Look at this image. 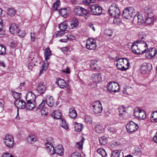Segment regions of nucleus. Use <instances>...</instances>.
<instances>
[{"instance_id":"obj_6","label":"nucleus","mask_w":157,"mask_h":157,"mask_svg":"<svg viewBox=\"0 0 157 157\" xmlns=\"http://www.w3.org/2000/svg\"><path fill=\"white\" fill-rule=\"evenodd\" d=\"M134 115L137 119L139 120H144L146 117L145 112L139 108L134 109Z\"/></svg>"},{"instance_id":"obj_14","label":"nucleus","mask_w":157,"mask_h":157,"mask_svg":"<svg viewBox=\"0 0 157 157\" xmlns=\"http://www.w3.org/2000/svg\"><path fill=\"white\" fill-rule=\"evenodd\" d=\"M15 106L19 109H25L26 107V103L25 101L22 100H17L14 102Z\"/></svg>"},{"instance_id":"obj_31","label":"nucleus","mask_w":157,"mask_h":157,"mask_svg":"<svg viewBox=\"0 0 157 157\" xmlns=\"http://www.w3.org/2000/svg\"><path fill=\"white\" fill-rule=\"evenodd\" d=\"M27 142L29 144H32L33 142H34L36 140L35 136L33 135H30L28 136L27 138Z\"/></svg>"},{"instance_id":"obj_64","label":"nucleus","mask_w":157,"mask_h":157,"mask_svg":"<svg viewBox=\"0 0 157 157\" xmlns=\"http://www.w3.org/2000/svg\"><path fill=\"white\" fill-rule=\"evenodd\" d=\"M5 32L2 29L0 30V37H3L5 35Z\"/></svg>"},{"instance_id":"obj_12","label":"nucleus","mask_w":157,"mask_h":157,"mask_svg":"<svg viewBox=\"0 0 157 157\" xmlns=\"http://www.w3.org/2000/svg\"><path fill=\"white\" fill-rule=\"evenodd\" d=\"M90 9L91 11L93 13V14L95 15H99L102 12L101 8L98 5H92Z\"/></svg>"},{"instance_id":"obj_39","label":"nucleus","mask_w":157,"mask_h":157,"mask_svg":"<svg viewBox=\"0 0 157 157\" xmlns=\"http://www.w3.org/2000/svg\"><path fill=\"white\" fill-rule=\"evenodd\" d=\"M85 121L88 124H91L92 122V117L90 116L86 115L85 116Z\"/></svg>"},{"instance_id":"obj_8","label":"nucleus","mask_w":157,"mask_h":157,"mask_svg":"<svg viewBox=\"0 0 157 157\" xmlns=\"http://www.w3.org/2000/svg\"><path fill=\"white\" fill-rule=\"evenodd\" d=\"M107 90L110 92L114 93L120 90L118 84L115 82H110L108 83Z\"/></svg>"},{"instance_id":"obj_22","label":"nucleus","mask_w":157,"mask_h":157,"mask_svg":"<svg viewBox=\"0 0 157 157\" xmlns=\"http://www.w3.org/2000/svg\"><path fill=\"white\" fill-rule=\"evenodd\" d=\"M18 29V27L16 24L15 23H12L11 25L10 30L11 33L13 34L17 33Z\"/></svg>"},{"instance_id":"obj_10","label":"nucleus","mask_w":157,"mask_h":157,"mask_svg":"<svg viewBox=\"0 0 157 157\" xmlns=\"http://www.w3.org/2000/svg\"><path fill=\"white\" fill-rule=\"evenodd\" d=\"M126 129L128 132L132 133L136 131L138 128V125L132 121H130L126 125Z\"/></svg>"},{"instance_id":"obj_40","label":"nucleus","mask_w":157,"mask_h":157,"mask_svg":"<svg viewBox=\"0 0 157 157\" xmlns=\"http://www.w3.org/2000/svg\"><path fill=\"white\" fill-rule=\"evenodd\" d=\"M82 125L81 124H78L75 122V130L77 132H80L82 129Z\"/></svg>"},{"instance_id":"obj_62","label":"nucleus","mask_w":157,"mask_h":157,"mask_svg":"<svg viewBox=\"0 0 157 157\" xmlns=\"http://www.w3.org/2000/svg\"><path fill=\"white\" fill-rule=\"evenodd\" d=\"M10 46L11 48H14L16 47L17 45L15 42L13 41L10 43Z\"/></svg>"},{"instance_id":"obj_57","label":"nucleus","mask_w":157,"mask_h":157,"mask_svg":"<svg viewBox=\"0 0 157 157\" xmlns=\"http://www.w3.org/2000/svg\"><path fill=\"white\" fill-rule=\"evenodd\" d=\"M65 33L64 31L61 30L57 32L56 34V37H61Z\"/></svg>"},{"instance_id":"obj_54","label":"nucleus","mask_w":157,"mask_h":157,"mask_svg":"<svg viewBox=\"0 0 157 157\" xmlns=\"http://www.w3.org/2000/svg\"><path fill=\"white\" fill-rule=\"evenodd\" d=\"M102 126L99 124H97L96 126L95 127L96 131L98 132H99L100 131H102Z\"/></svg>"},{"instance_id":"obj_38","label":"nucleus","mask_w":157,"mask_h":157,"mask_svg":"<svg viewBox=\"0 0 157 157\" xmlns=\"http://www.w3.org/2000/svg\"><path fill=\"white\" fill-rule=\"evenodd\" d=\"M12 95L14 98L15 99V100H19L21 98V94L14 91H12Z\"/></svg>"},{"instance_id":"obj_30","label":"nucleus","mask_w":157,"mask_h":157,"mask_svg":"<svg viewBox=\"0 0 157 157\" xmlns=\"http://www.w3.org/2000/svg\"><path fill=\"white\" fill-rule=\"evenodd\" d=\"M121 151L119 150H115L112 152L111 157H121Z\"/></svg>"},{"instance_id":"obj_13","label":"nucleus","mask_w":157,"mask_h":157,"mask_svg":"<svg viewBox=\"0 0 157 157\" xmlns=\"http://www.w3.org/2000/svg\"><path fill=\"white\" fill-rule=\"evenodd\" d=\"M152 69V65L150 63H144L140 67L141 72L145 74L150 71Z\"/></svg>"},{"instance_id":"obj_35","label":"nucleus","mask_w":157,"mask_h":157,"mask_svg":"<svg viewBox=\"0 0 157 157\" xmlns=\"http://www.w3.org/2000/svg\"><path fill=\"white\" fill-rule=\"evenodd\" d=\"M107 139L106 137L103 136L99 138V141L100 144L103 145H105L107 143Z\"/></svg>"},{"instance_id":"obj_58","label":"nucleus","mask_w":157,"mask_h":157,"mask_svg":"<svg viewBox=\"0 0 157 157\" xmlns=\"http://www.w3.org/2000/svg\"><path fill=\"white\" fill-rule=\"evenodd\" d=\"M30 37L31 38V42H34L35 41V39L36 38V37L35 36V33H31Z\"/></svg>"},{"instance_id":"obj_60","label":"nucleus","mask_w":157,"mask_h":157,"mask_svg":"<svg viewBox=\"0 0 157 157\" xmlns=\"http://www.w3.org/2000/svg\"><path fill=\"white\" fill-rule=\"evenodd\" d=\"M35 65V64H34L33 63L30 62L28 63V67L29 69L31 70L33 67V66Z\"/></svg>"},{"instance_id":"obj_59","label":"nucleus","mask_w":157,"mask_h":157,"mask_svg":"<svg viewBox=\"0 0 157 157\" xmlns=\"http://www.w3.org/2000/svg\"><path fill=\"white\" fill-rule=\"evenodd\" d=\"M45 105V102L44 100H42V102L38 106V108L39 109H42L44 108V107Z\"/></svg>"},{"instance_id":"obj_53","label":"nucleus","mask_w":157,"mask_h":157,"mask_svg":"<svg viewBox=\"0 0 157 157\" xmlns=\"http://www.w3.org/2000/svg\"><path fill=\"white\" fill-rule=\"evenodd\" d=\"M18 35L19 36H20L21 37H24L25 34V33L24 31L20 30L19 31L18 30V32H17V33Z\"/></svg>"},{"instance_id":"obj_47","label":"nucleus","mask_w":157,"mask_h":157,"mask_svg":"<svg viewBox=\"0 0 157 157\" xmlns=\"http://www.w3.org/2000/svg\"><path fill=\"white\" fill-rule=\"evenodd\" d=\"M119 111L120 113V115H122L125 113V109L123 106H121L119 108Z\"/></svg>"},{"instance_id":"obj_45","label":"nucleus","mask_w":157,"mask_h":157,"mask_svg":"<svg viewBox=\"0 0 157 157\" xmlns=\"http://www.w3.org/2000/svg\"><path fill=\"white\" fill-rule=\"evenodd\" d=\"M119 17L116 16L113 17L114 18L113 22L114 24L119 25L121 23V20Z\"/></svg>"},{"instance_id":"obj_43","label":"nucleus","mask_w":157,"mask_h":157,"mask_svg":"<svg viewBox=\"0 0 157 157\" xmlns=\"http://www.w3.org/2000/svg\"><path fill=\"white\" fill-rule=\"evenodd\" d=\"M155 113H157V110L153 112L151 114V121L152 122H155L157 120V119H156V115H155Z\"/></svg>"},{"instance_id":"obj_19","label":"nucleus","mask_w":157,"mask_h":157,"mask_svg":"<svg viewBox=\"0 0 157 157\" xmlns=\"http://www.w3.org/2000/svg\"><path fill=\"white\" fill-rule=\"evenodd\" d=\"M115 61L117 62L116 64V66L117 68L121 70L122 71V68H124V59L123 58H118V59H116Z\"/></svg>"},{"instance_id":"obj_48","label":"nucleus","mask_w":157,"mask_h":157,"mask_svg":"<svg viewBox=\"0 0 157 157\" xmlns=\"http://www.w3.org/2000/svg\"><path fill=\"white\" fill-rule=\"evenodd\" d=\"M133 153L135 155H140L141 153L140 149L138 147H136L134 148L133 151Z\"/></svg>"},{"instance_id":"obj_33","label":"nucleus","mask_w":157,"mask_h":157,"mask_svg":"<svg viewBox=\"0 0 157 157\" xmlns=\"http://www.w3.org/2000/svg\"><path fill=\"white\" fill-rule=\"evenodd\" d=\"M67 22H62L59 26V28L61 30L65 31L67 28Z\"/></svg>"},{"instance_id":"obj_44","label":"nucleus","mask_w":157,"mask_h":157,"mask_svg":"<svg viewBox=\"0 0 157 157\" xmlns=\"http://www.w3.org/2000/svg\"><path fill=\"white\" fill-rule=\"evenodd\" d=\"M16 11L14 9L9 8L8 10L7 13L10 16L13 17L15 15Z\"/></svg>"},{"instance_id":"obj_17","label":"nucleus","mask_w":157,"mask_h":157,"mask_svg":"<svg viewBox=\"0 0 157 157\" xmlns=\"http://www.w3.org/2000/svg\"><path fill=\"white\" fill-rule=\"evenodd\" d=\"M91 79L94 82H99L102 80L101 74L100 73L93 74L91 76Z\"/></svg>"},{"instance_id":"obj_28","label":"nucleus","mask_w":157,"mask_h":157,"mask_svg":"<svg viewBox=\"0 0 157 157\" xmlns=\"http://www.w3.org/2000/svg\"><path fill=\"white\" fill-rule=\"evenodd\" d=\"M52 55V53L49 48H48L45 50L44 57L45 59L47 60L49 59V57Z\"/></svg>"},{"instance_id":"obj_55","label":"nucleus","mask_w":157,"mask_h":157,"mask_svg":"<svg viewBox=\"0 0 157 157\" xmlns=\"http://www.w3.org/2000/svg\"><path fill=\"white\" fill-rule=\"evenodd\" d=\"M95 0H83V3L86 5H88L95 2Z\"/></svg>"},{"instance_id":"obj_11","label":"nucleus","mask_w":157,"mask_h":157,"mask_svg":"<svg viewBox=\"0 0 157 157\" xmlns=\"http://www.w3.org/2000/svg\"><path fill=\"white\" fill-rule=\"evenodd\" d=\"M86 48L89 50L96 49L97 45L96 41L92 38H89L86 40Z\"/></svg>"},{"instance_id":"obj_49","label":"nucleus","mask_w":157,"mask_h":157,"mask_svg":"<svg viewBox=\"0 0 157 157\" xmlns=\"http://www.w3.org/2000/svg\"><path fill=\"white\" fill-rule=\"evenodd\" d=\"M61 126L65 129H68V126L65 120L62 119L61 122L60 123Z\"/></svg>"},{"instance_id":"obj_9","label":"nucleus","mask_w":157,"mask_h":157,"mask_svg":"<svg viewBox=\"0 0 157 157\" xmlns=\"http://www.w3.org/2000/svg\"><path fill=\"white\" fill-rule=\"evenodd\" d=\"M14 141L13 138L11 135H6L4 139V143L7 147L9 148L13 147L14 145Z\"/></svg>"},{"instance_id":"obj_21","label":"nucleus","mask_w":157,"mask_h":157,"mask_svg":"<svg viewBox=\"0 0 157 157\" xmlns=\"http://www.w3.org/2000/svg\"><path fill=\"white\" fill-rule=\"evenodd\" d=\"M45 102L49 106L52 107L55 102V100L53 97L47 96L46 98Z\"/></svg>"},{"instance_id":"obj_41","label":"nucleus","mask_w":157,"mask_h":157,"mask_svg":"<svg viewBox=\"0 0 157 157\" xmlns=\"http://www.w3.org/2000/svg\"><path fill=\"white\" fill-rule=\"evenodd\" d=\"M85 139L82 138V140L79 142L76 143L77 147L79 149H81L83 147V144L84 142Z\"/></svg>"},{"instance_id":"obj_15","label":"nucleus","mask_w":157,"mask_h":157,"mask_svg":"<svg viewBox=\"0 0 157 157\" xmlns=\"http://www.w3.org/2000/svg\"><path fill=\"white\" fill-rule=\"evenodd\" d=\"M46 83L45 82H42L39 83L37 87L36 90L39 94H43L46 90Z\"/></svg>"},{"instance_id":"obj_52","label":"nucleus","mask_w":157,"mask_h":157,"mask_svg":"<svg viewBox=\"0 0 157 157\" xmlns=\"http://www.w3.org/2000/svg\"><path fill=\"white\" fill-rule=\"evenodd\" d=\"M108 130L110 132L114 133L116 132V129L115 127L113 126H108L107 128Z\"/></svg>"},{"instance_id":"obj_3","label":"nucleus","mask_w":157,"mask_h":157,"mask_svg":"<svg viewBox=\"0 0 157 157\" xmlns=\"http://www.w3.org/2000/svg\"><path fill=\"white\" fill-rule=\"evenodd\" d=\"M135 10L132 7H128L124 9L123 13V16L126 19H130L135 16Z\"/></svg>"},{"instance_id":"obj_26","label":"nucleus","mask_w":157,"mask_h":157,"mask_svg":"<svg viewBox=\"0 0 157 157\" xmlns=\"http://www.w3.org/2000/svg\"><path fill=\"white\" fill-rule=\"evenodd\" d=\"M60 14L64 17L66 18L67 17L69 13L70 12L69 10L67 9H61L59 11Z\"/></svg>"},{"instance_id":"obj_29","label":"nucleus","mask_w":157,"mask_h":157,"mask_svg":"<svg viewBox=\"0 0 157 157\" xmlns=\"http://www.w3.org/2000/svg\"><path fill=\"white\" fill-rule=\"evenodd\" d=\"M36 106V105L35 101L27 102V104H26V108L28 109L31 110L33 109Z\"/></svg>"},{"instance_id":"obj_1","label":"nucleus","mask_w":157,"mask_h":157,"mask_svg":"<svg viewBox=\"0 0 157 157\" xmlns=\"http://www.w3.org/2000/svg\"><path fill=\"white\" fill-rule=\"evenodd\" d=\"M45 146L48 152L51 155H53L55 153L59 155L63 154V149L61 145H59L54 148L51 142H47Z\"/></svg>"},{"instance_id":"obj_23","label":"nucleus","mask_w":157,"mask_h":157,"mask_svg":"<svg viewBox=\"0 0 157 157\" xmlns=\"http://www.w3.org/2000/svg\"><path fill=\"white\" fill-rule=\"evenodd\" d=\"M58 86L61 88H64L66 86L67 84L65 81L63 79L59 78L56 82Z\"/></svg>"},{"instance_id":"obj_32","label":"nucleus","mask_w":157,"mask_h":157,"mask_svg":"<svg viewBox=\"0 0 157 157\" xmlns=\"http://www.w3.org/2000/svg\"><path fill=\"white\" fill-rule=\"evenodd\" d=\"M124 68H122V71H125L127 70L129 66V61L127 59L124 58Z\"/></svg>"},{"instance_id":"obj_56","label":"nucleus","mask_w":157,"mask_h":157,"mask_svg":"<svg viewBox=\"0 0 157 157\" xmlns=\"http://www.w3.org/2000/svg\"><path fill=\"white\" fill-rule=\"evenodd\" d=\"M60 4V2L59 0H57L53 4V9L54 10H57L58 6Z\"/></svg>"},{"instance_id":"obj_42","label":"nucleus","mask_w":157,"mask_h":157,"mask_svg":"<svg viewBox=\"0 0 157 157\" xmlns=\"http://www.w3.org/2000/svg\"><path fill=\"white\" fill-rule=\"evenodd\" d=\"M154 18L151 16V17H147L146 18L145 23L146 25H149L151 24L153 21Z\"/></svg>"},{"instance_id":"obj_61","label":"nucleus","mask_w":157,"mask_h":157,"mask_svg":"<svg viewBox=\"0 0 157 157\" xmlns=\"http://www.w3.org/2000/svg\"><path fill=\"white\" fill-rule=\"evenodd\" d=\"M146 57L148 59H152L151 56V53H150L148 51V52H147L145 54Z\"/></svg>"},{"instance_id":"obj_2","label":"nucleus","mask_w":157,"mask_h":157,"mask_svg":"<svg viewBox=\"0 0 157 157\" xmlns=\"http://www.w3.org/2000/svg\"><path fill=\"white\" fill-rule=\"evenodd\" d=\"M74 12V13L78 16L84 15L86 19H87L89 16V13L87 10L78 6H76L75 8Z\"/></svg>"},{"instance_id":"obj_16","label":"nucleus","mask_w":157,"mask_h":157,"mask_svg":"<svg viewBox=\"0 0 157 157\" xmlns=\"http://www.w3.org/2000/svg\"><path fill=\"white\" fill-rule=\"evenodd\" d=\"M131 49L132 52L135 54L137 55L141 54L139 48L138 46V43L137 40L135 41L132 44Z\"/></svg>"},{"instance_id":"obj_20","label":"nucleus","mask_w":157,"mask_h":157,"mask_svg":"<svg viewBox=\"0 0 157 157\" xmlns=\"http://www.w3.org/2000/svg\"><path fill=\"white\" fill-rule=\"evenodd\" d=\"M133 21L134 22H137V24L139 25H141L144 22L142 15L139 14L136 15L134 17Z\"/></svg>"},{"instance_id":"obj_46","label":"nucleus","mask_w":157,"mask_h":157,"mask_svg":"<svg viewBox=\"0 0 157 157\" xmlns=\"http://www.w3.org/2000/svg\"><path fill=\"white\" fill-rule=\"evenodd\" d=\"M150 52L151 53V56L152 58L154 57L157 53V51L156 49L155 48H153L149 50Z\"/></svg>"},{"instance_id":"obj_50","label":"nucleus","mask_w":157,"mask_h":157,"mask_svg":"<svg viewBox=\"0 0 157 157\" xmlns=\"http://www.w3.org/2000/svg\"><path fill=\"white\" fill-rule=\"evenodd\" d=\"M104 33L106 36L111 37L112 35L113 31L111 30L107 29L105 30Z\"/></svg>"},{"instance_id":"obj_27","label":"nucleus","mask_w":157,"mask_h":157,"mask_svg":"<svg viewBox=\"0 0 157 157\" xmlns=\"http://www.w3.org/2000/svg\"><path fill=\"white\" fill-rule=\"evenodd\" d=\"M78 20L76 18H74L70 23V27L71 29L75 28L78 26Z\"/></svg>"},{"instance_id":"obj_7","label":"nucleus","mask_w":157,"mask_h":157,"mask_svg":"<svg viewBox=\"0 0 157 157\" xmlns=\"http://www.w3.org/2000/svg\"><path fill=\"white\" fill-rule=\"evenodd\" d=\"M93 111L95 114L101 113L103 110V107L101 102L99 101H95L92 105Z\"/></svg>"},{"instance_id":"obj_5","label":"nucleus","mask_w":157,"mask_h":157,"mask_svg":"<svg viewBox=\"0 0 157 157\" xmlns=\"http://www.w3.org/2000/svg\"><path fill=\"white\" fill-rule=\"evenodd\" d=\"M108 11L110 15L113 17L120 16L119 10L115 4H113L111 5Z\"/></svg>"},{"instance_id":"obj_24","label":"nucleus","mask_w":157,"mask_h":157,"mask_svg":"<svg viewBox=\"0 0 157 157\" xmlns=\"http://www.w3.org/2000/svg\"><path fill=\"white\" fill-rule=\"evenodd\" d=\"M51 116L54 119H60L62 114L59 110H57L53 112L51 114Z\"/></svg>"},{"instance_id":"obj_63","label":"nucleus","mask_w":157,"mask_h":157,"mask_svg":"<svg viewBox=\"0 0 157 157\" xmlns=\"http://www.w3.org/2000/svg\"><path fill=\"white\" fill-rule=\"evenodd\" d=\"M2 157H13L12 155H10V153H5L3 154Z\"/></svg>"},{"instance_id":"obj_36","label":"nucleus","mask_w":157,"mask_h":157,"mask_svg":"<svg viewBox=\"0 0 157 157\" xmlns=\"http://www.w3.org/2000/svg\"><path fill=\"white\" fill-rule=\"evenodd\" d=\"M6 48L2 44L0 45V55L2 56L6 54Z\"/></svg>"},{"instance_id":"obj_25","label":"nucleus","mask_w":157,"mask_h":157,"mask_svg":"<svg viewBox=\"0 0 157 157\" xmlns=\"http://www.w3.org/2000/svg\"><path fill=\"white\" fill-rule=\"evenodd\" d=\"M69 117L72 119H75L77 115V113L74 108H72L69 109Z\"/></svg>"},{"instance_id":"obj_37","label":"nucleus","mask_w":157,"mask_h":157,"mask_svg":"<svg viewBox=\"0 0 157 157\" xmlns=\"http://www.w3.org/2000/svg\"><path fill=\"white\" fill-rule=\"evenodd\" d=\"M48 64V63H44L43 64L40 69V74L41 75L43 72L45 71V70L47 69Z\"/></svg>"},{"instance_id":"obj_4","label":"nucleus","mask_w":157,"mask_h":157,"mask_svg":"<svg viewBox=\"0 0 157 157\" xmlns=\"http://www.w3.org/2000/svg\"><path fill=\"white\" fill-rule=\"evenodd\" d=\"M144 39V37L143 36L141 37V39L137 40L138 46L139 47L141 54L145 53L148 49V44L144 40H142Z\"/></svg>"},{"instance_id":"obj_18","label":"nucleus","mask_w":157,"mask_h":157,"mask_svg":"<svg viewBox=\"0 0 157 157\" xmlns=\"http://www.w3.org/2000/svg\"><path fill=\"white\" fill-rule=\"evenodd\" d=\"M26 99L28 102L34 101L36 99V96L32 92H29L26 94Z\"/></svg>"},{"instance_id":"obj_51","label":"nucleus","mask_w":157,"mask_h":157,"mask_svg":"<svg viewBox=\"0 0 157 157\" xmlns=\"http://www.w3.org/2000/svg\"><path fill=\"white\" fill-rule=\"evenodd\" d=\"M40 113L42 115H44L45 116H46L48 115V109L46 108L42 109L40 111Z\"/></svg>"},{"instance_id":"obj_34","label":"nucleus","mask_w":157,"mask_h":157,"mask_svg":"<svg viewBox=\"0 0 157 157\" xmlns=\"http://www.w3.org/2000/svg\"><path fill=\"white\" fill-rule=\"evenodd\" d=\"M98 153L100 154L102 157H105L107 155V154L105 150L101 148H100L97 150Z\"/></svg>"}]
</instances>
